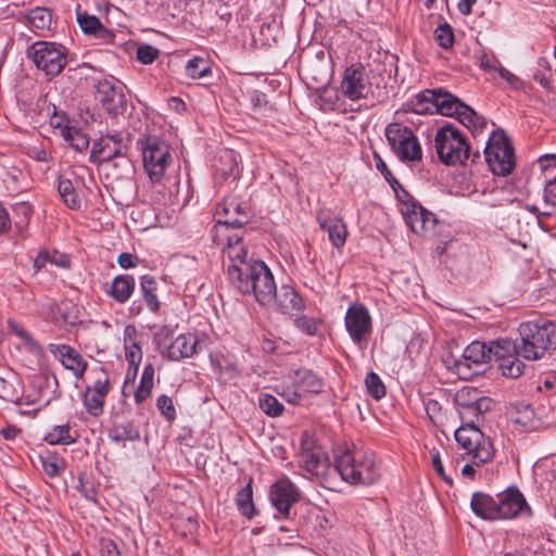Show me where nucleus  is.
<instances>
[{
  "mask_svg": "<svg viewBox=\"0 0 556 556\" xmlns=\"http://www.w3.org/2000/svg\"><path fill=\"white\" fill-rule=\"evenodd\" d=\"M463 396L464 393L455 395V403L462 420V425L455 430V440L467 455L472 456L476 465H484L493 458L495 450L491 440L478 428V424L482 414L491 408L492 402L489 397H482L472 406L464 403Z\"/></svg>",
  "mask_w": 556,
  "mask_h": 556,
  "instance_id": "obj_1",
  "label": "nucleus"
},
{
  "mask_svg": "<svg viewBox=\"0 0 556 556\" xmlns=\"http://www.w3.org/2000/svg\"><path fill=\"white\" fill-rule=\"evenodd\" d=\"M404 112L432 114L434 112L454 117L472 132L482 130L486 121L457 97L442 89H426L403 104Z\"/></svg>",
  "mask_w": 556,
  "mask_h": 556,
  "instance_id": "obj_2",
  "label": "nucleus"
},
{
  "mask_svg": "<svg viewBox=\"0 0 556 556\" xmlns=\"http://www.w3.org/2000/svg\"><path fill=\"white\" fill-rule=\"evenodd\" d=\"M230 282L242 294H251L263 306L271 305L275 301L276 282L268 266L263 261L254 265H241L230 271Z\"/></svg>",
  "mask_w": 556,
  "mask_h": 556,
  "instance_id": "obj_3",
  "label": "nucleus"
},
{
  "mask_svg": "<svg viewBox=\"0 0 556 556\" xmlns=\"http://www.w3.org/2000/svg\"><path fill=\"white\" fill-rule=\"evenodd\" d=\"M519 354L528 361H536L549 349L556 350V323L546 318L523 321L518 327Z\"/></svg>",
  "mask_w": 556,
  "mask_h": 556,
  "instance_id": "obj_4",
  "label": "nucleus"
},
{
  "mask_svg": "<svg viewBox=\"0 0 556 556\" xmlns=\"http://www.w3.org/2000/svg\"><path fill=\"white\" fill-rule=\"evenodd\" d=\"M351 484H372L379 478L376 460L362 450H344L334 456V468Z\"/></svg>",
  "mask_w": 556,
  "mask_h": 556,
  "instance_id": "obj_5",
  "label": "nucleus"
},
{
  "mask_svg": "<svg viewBox=\"0 0 556 556\" xmlns=\"http://www.w3.org/2000/svg\"><path fill=\"white\" fill-rule=\"evenodd\" d=\"M434 146L440 161L445 165L464 164L469 159L476 162L480 159L479 151L471 153L465 136L452 125H445L437 130Z\"/></svg>",
  "mask_w": 556,
  "mask_h": 556,
  "instance_id": "obj_6",
  "label": "nucleus"
},
{
  "mask_svg": "<svg viewBox=\"0 0 556 556\" xmlns=\"http://www.w3.org/2000/svg\"><path fill=\"white\" fill-rule=\"evenodd\" d=\"M176 328L170 326L160 327L154 336L153 342L159 353L169 361H180L197 353L198 340L192 333H180L175 336Z\"/></svg>",
  "mask_w": 556,
  "mask_h": 556,
  "instance_id": "obj_7",
  "label": "nucleus"
},
{
  "mask_svg": "<svg viewBox=\"0 0 556 556\" xmlns=\"http://www.w3.org/2000/svg\"><path fill=\"white\" fill-rule=\"evenodd\" d=\"M484 159L491 172L498 176L509 175L515 167L513 144L504 130L492 132L485 147Z\"/></svg>",
  "mask_w": 556,
  "mask_h": 556,
  "instance_id": "obj_8",
  "label": "nucleus"
},
{
  "mask_svg": "<svg viewBox=\"0 0 556 556\" xmlns=\"http://www.w3.org/2000/svg\"><path fill=\"white\" fill-rule=\"evenodd\" d=\"M27 55L48 76L59 75L67 64L66 48L56 42H34L28 48Z\"/></svg>",
  "mask_w": 556,
  "mask_h": 556,
  "instance_id": "obj_9",
  "label": "nucleus"
},
{
  "mask_svg": "<svg viewBox=\"0 0 556 556\" xmlns=\"http://www.w3.org/2000/svg\"><path fill=\"white\" fill-rule=\"evenodd\" d=\"M386 137L401 161L419 162L422 159L421 146L409 127L401 123H391L386 127Z\"/></svg>",
  "mask_w": 556,
  "mask_h": 556,
  "instance_id": "obj_10",
  "label": "nucleus"
},
{
  "mask_svg": "<svg viewBox=\"0 0 556 556\" xmlns=\"http://www.w3.org/2000/svg\"><path fill=\"white\" fill-rule=\"evenodd\" d=\"M519 341L510 339H498L489 343L490 358L498 362V369L507 378L520 377L526 368L525 363L519 358Z\"/></svg>",
  "mask_w": 556,
  "mask_h": 556,
  "instance_id": "obj_11",
  "label": "nucleus"
},
{
  "mask_svg": "<svg viewBox=\"0 0 556 556\" xmlns=\"http://www.w3.org/2000/svg\"><path fill=\"white\" fill-rule=\"evenodd\" d=\"M146 172L152 181H160L168 167L170 147L157 137H148L141 146Z\"/></svg>",
  "mask_w": 556,
  "mask_h": 556,
  "instance_id": "obj_12",
  "label": "nucleus"
},
{
  "mask_svg": "<svg viewBox=\"0 0 556 556\" xmlns=\"http://www.w3.org/2000/svg\"><path fill=\"white\" fill-rule=\"evenodd\" d=\"M401 213L413 232L424 237L434 235L438 224L435 215L417 203L405 190L401 200Z\"/></svg>",
  "mask_w": 556,
  "mask_h": 556,
  "instance_id": "obj_13",
  "label": "nucleus"
},
{
  "mask_svg": "<svg viewBox=\"0 0 556 556\" xmlns=\"http://www.w3.org/2000/svg\"><path fill=\"white\" fill-rule=\"evenodd\" d=\"M216 225L213 228V239L217 244L223 243L219 232L225 228H241L250 222V212L245 205L236 199H226L216 210Z\"/></svg>",
  "mask_w": 556,
  "mask_h": 556,
  "instance_id": "obj_14",
  "label": "nucleus"
},
{
  "mask_svg": "<svg viewBox=\"0 0 556 556\" xmlns=\"http://www.w3.org/2000/svg\"><path fill=\"white\" fill-rule=\"evenodd\" d=\"M344 326L355 344L365 343L372 332V320L368 308L362 303L351 304L345 313Z\"/></svg>",
  "mask_w": 556,
  "mask_h": 556,
  "instance_id": "obj_15",
  "label": "nucleus"
},
{
  "mask_svg": "<svg viewBox=\"0 0 556 556\" xmlns=\"http://www.w3.org/2000/svg\"><path fill=\"white\" fill-rule=\"evenodd\" d=\"M96 87L99 101L110 114L118 115L126 111L127 99L122 81L111 76L99 80Z\"/></svg>",
  "mask_w": 556,
  "mask_h": 556,
  "instance_id": "obj_16",
  "label": "nucleus"
},
{
  "mask_svg": "<svg viewBox=\"0 0 556 556\" xmlns=\"http://www.w3.org/2000/svg\"><path fill=\"white\" fill-rule=\"evenodd\" d=\"M128 139L119 132L102 136L93 143L90 161L99 164L112 157L128 153Z\"/></svg>",
  "mask_w": 556,
  "mask_h": 556,
  "instance_id": "obj_17",
  "label": "nucleus"
},
{
  "mask_svg": "<svg viewBox=\"0 0 556 556\" xmlns=\"http://www.w3.org/2000/svg\"><path fill=\"white\" fill-rule=\"evenodd\" d=\"M300 459L305 470L314 476H323L328 468V457L315 441L305 434L301 442Z\"/></svg>",
  "mask_w": 556,
  "mask_h": 556,
  "instance_id": "obj_18",
  "label": "nucleus"
},
{
  "mask_svg": "<svg viewBox=\"0 0 556 556\" xmlns=\"http://www.w3.org/2000/svg\"><path fill=\"white\" fill-rule=\"evenodd\" d=\"M269 497L274 507L282 516L288 517L291 506L298 502L300 493L288 478H281L271 485Z\"/></svg>",
  "mask_w": 556,
  "mask_h": 556,
  "instance_id": "obj_19",
  "label": "nucleus"
},
{
  "mask_svg": "<svg viewBox=\"0 0 556 556\" xmlns=\"http://www.w3.org/2000/svg\"><path fill=\"white\" fill-rule=\"evenodd\" d=\"M341 89L343 94L351 100H358L366 96L368 81L363 65L356 64L345 68Z\"/></svg>",
  "mask_w": 556,
  "mask_h": 556,
  "instance_id": "obj_20",
  "label": "nucleus"
},
{
  "mask_svg": "<svg viewBox=\"0 0 556 556\" xmlns=\"http://www.w3.org/2000/svg\"><path fill=\"white\" fill-rule=\"evenodd\" d=\"M48 351L60 361L66 369L71 370L76 378H83L87 369V362L74 348L66 344L51 343L48 345Z\"/></svg>",
  "mask_w": 556,
  "mask_h": 556,
  "instance_id": "obj_21",
  "label": "nucleus"
},
{
  "mask_svg": "<svg viewBox=\"0 0 556 556\" xmlns=\"http://www.w3.org/2000/svg\"><path fill=\"white\" fill-rule=\"evenodd\" d=\"M497 519L515 518L521 510L528 508L523 495L516 489L496 495Z\"/></svg>",
  "mask_w": 556,
  "mask_h": 556,
  "instance_id": "obj_22",
  "label": "nucleus"
},
{
  "mask_svg": "<svg viewBox=\"0 0 556 556\" xmlns=\"http://www.w3.org/2000/svg\"><path fill=\"white\" fill-rule=\"evenodd\" d=\"M227 245L224 253L229 260L227 267L228 278L230 279V271L236 268H241V265H254L256 260L249 257L248 250L243 243L242 238L235 233L227 236Z\"/></svg>",
  "mask_w": 556,
  "mask_h": 556,
  "instance_id": "obj_23",
  "label": "nucleus"
},
{
  "mask_svg": "<svg viewBox=\"0 0 556 556\" xmlns=\"http://www.w3.org/2000/svg\"><path fill=\"white\" fill-rule=\"evenodd\" d=\"M269 306L275 307L282 314H292L304 309L305 304L293 287L282 285L280 289H276L275 301Z\"/></svg>",
  "mask_w": 556,
  "mask_h": 556,
  "instance_id": "obj_24",
  "label": "nucleus"
},
{
  "mask_svg": "<svg viewBox=\"0 0 556 556\" xmlns=\"http://www.w3.org/2000/svg\"><path fill=\"white\" fill-rule=\"evenodd\" d=\"M317 222L321 230L328 233V238L332 245L341 249L348 237V228L342 218L333 215L318 214Z\"/></svg>",
  "mask_w": 556,
  "mask_h": 556,
  "instance_id": "obj_25",
  "label": "nucleus"
},
{
  "mask_svg": "<svg viewBox=\"0 0 556 556\" xmlns=\"http://www.w3.org/2000/svg\"><path fill=\"white\" fill-rule=\"evenodd\" d=\"M76 20L85 34L92 35L104 41H110L114 37L113 33L106 29L94 15H90L85 11L83 12L78 10L76 12Z\"/></svg>",
  "mask_w": 556,
  "mask_h": 556,
  "instance_id": "obj_26",
  "label": "nucleus"
},
{
  "mask_svg": "<svg viewBox=\"0 0 556 556\" xmlns=\"http://www.w3.org/2000/svg\"><path fill=\"white\" fill-rule=\"evenodd\" d=\"M99 165L104 167L106 177L114 180L129 178L134 174V166L127 153L101 162Z\"/></svg>",
  "mask_w": 556,
  "mask_h": 556,
  "instance_id": "obj_27",
  "label": "nucleus"
},
{
  "mask_svg": "<svg viewBox=\"0 0 556 556\" xmlns=\"http://www.w3.org/2000/svg\"><path fill=\"white\" fill-rule=\"evenodd\" d=\"M470 505L477 516L483 519H497L496 497L477 492L472 495Z\"/></svg>",
  "mask_w": 556,
  "mask_h": 556,
  "instance_id": "obj_28",
  "label": "nucleus"
},
{
  "mask_svg": "<svg viewBox=\"0 0 556 556\" xmlns=\"http://www.w3.org/2000/svg\"><path fill=\"white\" fill-rule=\"evenodd\" d=\"M215 175L223 179L233 176L238 169L237 154L233 150L224 149L213 164Z\"/></svg>",
  "mask_w": 556,
  "mask_h": 556,
  "instance_id": "obj_29",
  "label": "nucleus"
},
{
  "mask_svg": "<svg viewBox=\"0 0 556 556\" xmlns=\"http://www.w3.org/2000/svg\"><path fill=\"white\" fill-rule=\"evenodd\" d=\"M294 386L301 393L317 394L321 392L324 382L320 377L309 369H299L295 372Z\"/></svg>",
  "mask_w": 556,
  "mask_h": 556,
  "instance_id": "obj_30",
  "label": "nucleus"
},
{
  "mask_svg": "<svg viewBox=\"0 0 556 556\" xmlns=\"http://www.w3.org/2000/svg\"><path fill=\"white\" fill-rule=\"evenodd\" d=\"M135 286L132 276L119 275L113 279L109 294L118 303H125L131 296Z\"/></svg>",
  "mask_w": 556,
  "mask_h": 556,
  "instance_id": "obj_31",
  "label": "nucleus"
},
{
  "mask_svg": "<svg viewBox=\"0 0 556 556\" xmlns=\"http://www.w3.org/2000/svg\"><path fill=\"white\" fill-rule=\"evenodd\" d=\"M109 438L117 443L137 441L140 438V431L132 421L126 420L114 424L109 431Z\"/></svg>",
  "mask_w": 556,
  "mask_h": 556,
  "instance_id": "obj_32",
  "label": "nucleus"
},
{
  "mask_svg": "<svg viewBox=\"0 0 556 556\" xmlns=\"http://www.w3.org/2000/svg\"><path fill=\"white\" fill-rule=\"evenodd\" d=\"M25 22L34 29L49 30L52 23V13L49 9L37 7L24 15Z\"/></svg>",
  "mask_w": 556,
  "mask_h": 556,
  "instance_id": "obj_33",
  "label": "nucleus"
},
{
  "mask_svg": "<svg viewBox=\"0 0 556 556\" xmlns=\"http://www.w3.org/2000/svg\"><path fill=\"white\" fill-rule=\"evenodd\" d=\"M140 289L148 308L152 313H157L160 311L161 303L156 294L157 282L155 279L149 275L142 276L140 280Z\"/></svg>",
  "mask_w": 556,
  "mask_h": 556,
  "instance_id": "obj_34",
  "label": "nucleus"
},
{
  "mask_svg": "<svg viewBox=\"0 0 556 556\" xmlns=\"http://www.w3.org/2000/svg\"><path fill=\"white\" fill-rule=\"evenodd\" d=\"M514 425L519 426L523 431H531L536 427L534 410L530 405L521 404L510 413Z\"/></svg>",
  "mask_w": 556,
  "mask_h": 556,
  "instance_id": "obj_35",
  "label": "nucleus"
},
{
  "mask_svg": "<svg viewBox=\"0 0 556 556\" xmlns=\"http://www.w3.org/2000/svg\"><path fill=\"white\" fill-rule=\"evenodd\" d=\"M153 378H154V367L152 364H148L144 366L139 386L135 391V401L137 404H141L146 401L150 395L153 389Z\"/></svg>",
  "mask_w": 556,
  "mask_h": 556,
  "instance_id": "obj_36",
  "label": "nucleus"
},
{
  "mask_svg": "<svg viewBox=\"0 0 556 556\" xmlns=\"http://www.w3.org/2000/svg\"><path fill=\"white\" fill-rule=\"evenodd\" d=\"M467 361H470L476 366H481L491 361L489 345L480 341L471 342L463 353Z\"/></svg>",
  "mask_w": 556,
  "mask_h": 556,
  "instance_id": "obj_37",
  "label": "nucleus"
},
{
  "mask_svg": "<svg viewBox=\"0 0 556 556\" xmlns=\"http://www.w3.org/2000/svg\"><path fill=\"white\" fill-rule=\"evenodd\" d=\"M53 320L58 324L74 326L79 323L77 308L70 302H62L52 309Z\"/></svg>",
  "mask_w": 556,
  "mask_h": 556,
  "instance_id": "obj_38",
  "label": "nucleus"
},
{
  "mask_svg": "<svg viewBox=\"0 0 556 556\" xmlns=\"http://www.w3.org/2000/svg\"><path fill=\"white\" fill-rule=\"evenodd\" d=\"M236 504L239 511L249 519H252L255 515V507L253 503V491L251 481L238 491L236 495Z\"/></svg>",
  "mask_w": 556,
  "mask_h": 556,
  "instance_id": "obj_39",
  "label": "nucleus"
},
{
  "mask_svg": "<svg viewBox=\"0 0 556 556\" xmlns=\"http://www.w3.org/2000/svg\"><path fill=\"white\" fill-rule=\"evenodd\" d=\"M43 439L50 445H68L75 442L68 424L54 426Z\"/></svg>",
  "mask_w": 556,
  "mask_h": 556,
  "instance_id": "obj_40",
  "label": "nucleus"
},
{
  "mask_svg": "<svg viewBox=\"0 0 556 556\" xmlns=\"http://www.w3.org/2000/svg\"><path fill=\"white\" fill-rule=\"evenodd\" d=\"M58 191L63 202L72 210H79L81 201L70 179H59Z\"/></svg>",
  "mask_w": 556,
  "mask_h": 556,
  "instance_id": "obj_41",
  "label": "nucleus"
},
{
  "mask_svg": "<svg viewBox=\"0 0 556 556\" xmlns=\"http://www.w3.org/2000/svg\"><path fill=\"white\" fill-rule=\"evenodd\" d=\"M62 136L64 140L67 141L70 146L78 152H83L89 147L88 136L75 127L66 126L62 130Z\"/></svg>",
  "mask_w": 556,
  "mask_h": 556,
  "instance_id": "obj_42",
  "label": "nucleus"
},
{
  "mask_svg": "<svg viewBox=\"0 0 556 556\" xmlns=\"http://www.w3.org/2000/svg\"><path fill=\"white\" fill-rule=\"evenodd\" d=\"M448 368L452 369L459 379L468 380L476 376L479 371L475 368L477 367L470 361H467L464 355L462 358H453L452 363H448Z\"/></svg>",
  "mask_w": 556,
  "mask_h": 556,
  "instance_id": "obj_43",
  "label": "nucleus"
},
{
  "mask_svg": "<svg viewBox=\"0 0 556 556\" xmlns=\"http://www.w3.org/2000/svg\"><path fill=\"white\" fill-rule=\"evenodd\" d=\"M93 376V381L91 386H88L86 389L92 392L101 393L103 395H108L111 383L109 374L103 369V367H96L91 370Z\"/></svg>",
  "mask_w": 556,
  "mask_h": 556,
  "instance_id": "obj_44",
  "label": "nucleus"
},
{
  "mask_svg": "<svg viewBox=\"0 0 556 556\" xmlns=\"http://www.w3.org/2000/svg\"><path fill=\"white\" fill-rule=\"evenodd\" d=\"M0 397L9 402H16L18 400L16 378L11 372H8L5 376L0 375Z\"/></svg>",
  "mask_w": 556,
  "mask_h": 556,
  "instance_id": "obj_45",
  "label": "nucleus"
},
{
  "mask_svg": "<svg viewBox=\"0 0 556 556\" xmlns=\"http://www.w3.org/2000/svg\"><path fill=\"white\" fill-rule=\"evenodd\" d=\"M106 395L101 393L92 392L90 390L85 391L84 405L89 414L92 416H99L103 412L104 400Z\"/></svg>",
  "mask_w": 556,
  "mask_h": 556,
  "instance_id": "obj_46",
  "label": "nucleus"
},
{
  "mask_svg": "<svg viewBox=\"0 0 556 556\" xmlns=\"http://www.w3.org/2000/svg\"><path fill=\"white\" fill-rule=\"evenodd\" d=\"M260 408L270 417H278L283 412V405L271 394H262L258 399Z\"/></svg>",
  "mask_w": 556,
  "mask_h": 556,
  "instance_id": "obj_47",
  "label": "nucleus"
},
{
  "mask_svg": "<svg viewBox=\"0 0 556 556\" xmlns=\"http://www.w3.org/2000/svg\"><path fill=\"white\" fill-rule=\"evenodd\" d=\"M211 73V67L202 58H193L186 64V74L190 78H202Z\"/></svg>",
  "mask_w": 556,
  "mask_h": 556,
  "instance_id": "obj_48",
  "label": "nucleus"
},
{
  "mask_svg": "<svg viewBox=\"0 0 556 556\" xmlns=\"http://www.w3.org/2000/svg\"><path fill=\"white\" fill-rule=\"evenodd\" d=\"M367 392L375 399L380 400L386 395V387L381 378L374 371L367 374L365 378Z\"/></svg>",
  "mask_w": 556,
  "mask_h": 556,
  "instance_id": "obj_49",
  "label": "nucleus"
},
{
  "mask_svg": "<svg viewBox=\"0 0 556 556\" xmlns=\"http://www.w3.org/2000/svg\"><path fill=\"white\" fill-rule=\"evenodd\" d=\"M434 39L443 49H450L454 43V33L448 24H441L434 30Z\"/></svg>",
  "mask_w": 556,
  "mask_h": 556,
  "instance_id": "obj_50",
  "label": "nucleus"
},
{
  "mask_svg": "<svg viewBox=\"0 0 556 556\" xmlns=\"http://www.w3.org/2000/svg\"><path fill=\"white\" fill-rule=\"evenodd\" d=\"M125 357L129 366L135 367V370H137L142 358V353L139 344L131 339L125 340Z\"/></svg>",
  "mask_w": 556,
  "mask_h": 556,
  "instance_id": "obj_51",
  "label": "nucleus"
},
{
  "mask_svg": "<svg viewBox=\"0 0 556 556\" xmlns=\"http://www.w3.org/2000/svg\"><path fill=\"white\" fill-rule=\"evenodd\" d=\"M294 324L298 329L304 332L307 336L317 334L319 328V321L315 318L308 317L306 315H302L294 319Z\"/></svg>",
  "mask_w": 556,
  "mask_h": 556,
  "instance_id": "obj_52",
  "label": "nucleus"
},
{
  "mask_svg": "<svg viewBox=\"0 0 556 556\" xmlns=\"http://www.w3.org/2000/svg\"><path fill=\"white\" fill-rule=\"evenodd\" d=\"M156 407L160 413L168 420L172 421L176 418V409L172 397L163 394L156 400Z\"/></svg>",
  "mask_w": 556,
  "mask_h": 556,
  "instance_id": "obj_53",
  "label": "nucleus"
},
{
  "mask_svg": "<svg viewBox=\"0 0 556 556\" xmlns=\"http://www.w3.org/2000/svg\"><path fill=\"white\" fill-rule=\"evenodd\" d=\"M40 463L43 471L49 477H56L63 470V466L60 464L59 459L53 455L41 456Z\"/></svg>",
  "mask_w": 556,
  "mask_h": 556,
  "instance_id": "obj_54",
  "label": "nucleus"
},
{
  "mask_svg": "<svg viewBox=\"0 0 556 556\" xmlns=\"http://www.w3.org/2000/svg\"><path fill=\"white\" fill-rule=\"evenodd\" d=\"M159 55V49L151 45H142L137 49V60L142 64H152Z\"/></svg>",
  "mask_w": 556,
  "mask_h": 556,
  "instance_id": "obj_55",
  "label": "nucleus"
},
{
  "mask_svg": "<svg viewBox=\"0 0 556 556\" xmlns=\"http://www.w3.org/2000/svg\"><path fill=\"white\" fill-rule=\"evenodd\" d=\"M430 456H431V463H432L433 469L435 470L437 475L442 480H444L447 484L451 485L453 483V480L444 471L440 452L437 448H432V450H430Z\"/></svg>",
  "mask_w": 556,
  "mask_h": 556,
  "instance_id": "obj_56",
  "label": "nucleus"
},
{
  "mask_svg": "<svg viewBox=\"0 0 556 556\" xmlns=\"http://www.w3.org/2000/svg\"><path fill=\"white\" fill-rule=\"evenodd\" d=\"M543 199L546 206H556V176L545 182Z\"/></svg>",
  "mask_w": 556,
  "mask_h": 556,
  "instance_id": "obj_57",
  "label": "nucleus"
},
{
  "mask_svg": "<svg viewBox=\"0 0 556 556\" xmlns=\"http://www.w3.org/2000/svg\"><path fill=\"white\" fill-rule=\"evenodd\" d=\"M501 65V63L498 62V60L493 56V55H489L486 53H483L480 58H479V66L484 70V71H497L498 66Z\"/></svg>",
  "mask_w": 556,
  "mask_h": 556,
  "instance_id": "obj_58",
  "label": "nucleus"
},
{
  "mask_svg": "<svg viewBox=\"0 0 556 556\" xmlns=\"http://www.w3.org/2000/svg\"><path fill=\"white\" fill-rule=\"evenodd\" d=\"M458 393H464L463 402L466 404L476 405L483 396H479V391L473 388L463 389Z\"/></svg>",
  "mask_w": 556,
  "mask_h": 556,
  "instance_id": "obj_59",
  "label": "nucleus"
},
{
  "mask_svg": "<svg viewBox=\"0 0 556 556\" xmlns=\"http://www.w3.org/2000/svg\"><path fill=\"white\" fill-rule=\"evenodd\" d=\"M280 395L289 403L298 404L301 400V391L295 388L293 384V388H287Z\"/></svg>",
  "mask_w": 556,
  "mask_h": 556,
  "instance_id": "obj_60",
  "label": "nucleus"
},
{
  "mask_svg": "<svg viewBox=\"0 0 556 556\" xmlns=\"http://www.w3.org/2000/svg\"><path fill=\"white\" fill-rule=\"evenodd\" d=\"M500 76L505 79L513 88H519L520 80L517 76L504 68L502 65L498 66L497 71Z\"/></svg>",
  "mask_w": 556,
  "mask_h": 556,
  "instance_id": "obj_61",
  "label": "nucleus"
},
{
  "mask_svg": "<svg viewBox=\"0 0 556 556\" xmlns=\"http://www.w3.org/2000/svg\"><path fill=\"white\" fill-rule=\"evenodd\" d=\"M101 553L102 556H121V553L117 549L116 544L111 540L102 542Z\"/></svg>",
  "mask_w": 556,
  "mask_h": 556,
  "instance_id": "obj_62",
  "label": "nucleus"
},
{
  "mask_svg": "<svg viewBox=\"0 0 556 556\" xmlns=\"http://www.w3.org/2000/svg\"><path fill=\"white\" fill-rule=\"evenodd\" d=\"M137 257L130 253H122L117 257V263L121 267L127 269L136 266Z\"/></svg>",
  "mask_w": 556,
  "mask_h": 556,
  "instance_id": "obj_63",
  "label": "nucleus"
},
{
  "mask_svg": "<svg viewBox=\"0 0 556 556\" xmlns=\"http://www.w3.org/2000/svg\"><path fill=\"white\" fill-rule=\"evenodd\" d=\"M47 262L54 263V261L50 258L48 252H40L34 261L35 271H39ZM55 264L60 265L58 262H55Z\"/></svg>",
  "mask_w": 556,
  "mask_h": 556,
  "instance_id": "obj_64",
  "label": "nucleus"
}]
</instances>
